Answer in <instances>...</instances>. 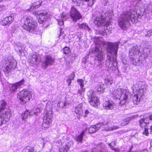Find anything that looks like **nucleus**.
I'll use <instances>...</instances> for the list:
<instances>
[{
	"label": "nucleus",
	"instance_id": "nucleus-38",
	"mask_svg": "<svg viewBox=\"0 0 152 152\" xmlns=\"http://www.w3.org/2000/svg\"><path fill=\"white\" fill-rule=\"evenodd\" d=\"M77 82L80 85L81 88H83L84 86V80L82 79H79L77 80Z\"/></svg>",
	"mask_w": 152,
	"mask_h": 152
},
{
	"label": "nucleus",
	"instance_id": "nucleus-23",
	"mask_svg": "<svg viewBox=\"0 0 152 152\" xmlns=\"http://www.w3.org/2000/svg\"><path fill=\"white\" fill-rule=\"evenodd\" d=\"M138 116L137 115H136L133 116H132L131 117H129L125 119H124L123 122L121 123V125L122 126H124L125 125L128 124L129 122L130 121L134 118H136Z\"/></svg>",
	"mask_w": 152,
	"mask_h": 152
},
{
	"label": "nucleus",
	"instance_id": "nucleus-12",
	"mask_svg": "<svg viewBox=\"0 0 152 152\" xmlns=\"http://www.w3.org/2000/svg\"><path fill=\"white\" fill-rule=\"evenodd\" d=\"M70 15L73 22H76L82 18L80 12L73 6L71 8Z\"/></svg>",
	"mask_w": 152,
	"mask_h": 152
},
{
	"label": "nucleus",
	"instance_id": "nucleus-11",
	"mask_svg": "<svg viewBox=\"0 0 152 152\" xmlns=\"http://www.w3.org/2000/svg\"><path fill=\"white\" fill-rule=\"evenodd\" d=\"M17 63L14 60L6 61L2 67L3 71L5 73L8 74L11 71L14 69Z\"/></svg>",
	"mask_w": 152,
	"mask_h": 152
},
{
	"label": "nucleus",
	"instance_id": "nucleus-37",
	"mask_svg": "<svg viewBox=\"0 0 152 152\" xmlns=\"http://www.w3.org/2000/svg\"><path fill=\"white\" fill-rule=\"evenodd\" d=\"M83 135L80 134L75 138L76 140L78 142H81L83 140Z\"/></svg>",
	"mask_w": 152,
	"mask_h": 152
},
{
	"label": "nucleus",
	"instance_id": "nucleus-45",
	"mask_svg": "<svg viewBox=\"0 0 152 152\" xmlns=\"http://www.w3.org/2000/svg\"><path fill=\"white\" fill-rule=\"evenodd\" d=\"M42 107H37L36 109V110H35V112H36V114H37V113H39L41 112V110H42Z\"/></svg>",
	"mask_w": 152,
	"mask_h": 152
},
{
	"label": "nucleus",
	"instance_id": "nucleus-48",
	"mask_svg": "<svg viewBox=\"0 0 152 152\" xmlns=\"http://www.w3.org/2000/svg\"><path fill=\"white\" fill-rule=\"evenodd\" d=\"M67 82L68 83V85H70L71 83V80L67 79L66 80Z\"/></svg>",
	"mask_w": 152,
	"mask_h": 152
},
{
	"label": "nucleus",
	"instance_id": "nucleus-60",
	"mask_svg": "<svg viewBox=\"0 0 152 152\" xmlns=\"http://www.w3.org/2000/svg\"><path fill=\"white\" fill-rule=\"evenodd\" d=\"M82 152H87V151H82Z\"/></svg>",
	"mask_w": 152,
	"mask_h": 152
},
{
	"label": "nucleus",
	"instance_id": "nucleus-8",
	"mask_svg": "<svg viewBox=\"0 0 152 152\" xmlns=\"http://www.w3.org/2000/svg\"><path fill=\"white\" fill-rule=\"evenodd\" d=\"M37 26V22L31 17L29 16L26 18L23 27L26 31H32L35 30Z\"/></svg>",
	"mask_w": 152,
	"mask_h": 152
},
{
	"label": "nucleus",
	"instance_id": "nucleus-50",
	"mask_svg": "<svg viewBox=\"0 0 152 152\" xmlns=\"http://www.w3.org/2000/svg\"><path fill=\"white\" fill-rule=\"evenodd\" d=\"M19 51L20 52V53H19L20 55H22V53L23 52V50H21V49H19Z\"/></svg>",
	"mask_w": 152,
	"mask_h": 152
},
{
	"label": "nucleus",
	"instance_id": "nucleus-49",
	"mask_svg": "<svg viewBox=\"0 0 152 152\" xmlns=\"http://www.w3.org/2000/svg\"><path fill=\"white\" fill-rule=\"evenodd\" d=\"M87 129L84 130L80 134L82 135H83L85 133L87 132Z\"/></svg>",
	"mask_w": 152,
	"mask_h": 152
},
{
	"label": "nucleus",
	"instance_id": "nucleus-13",
	"mask_svg": "<svg viewBox=\"0 0 152 152\" xmlns=\"http://www.w3.org/2000/svg\"><path fill=\"white\" fill-rule=\"evenodd\" d=\"M34 15L37 17H39L38 22L41 24H42L45 23L49 18V15L46 12L39 13L38 12H35Z\"/></svg>",
	"mask_w": 152,
	"mask_h": 152
},
{
	"label": "nucleus",
	"instance_id": "nucleus-7",
	"mask_svg": "<svg viewBox=\"0 0 152 152\" xmlns=\"http://www.w3.org/2000/svg\"><path fill=\"white\" fill-rule=\"evenodd\" d=\"M45 113V115L44 118L42 127L48 128L49 127L50 124L52 122L51 118L53 114L52 108L50 105H47Z\"/></svg>",
	"mask_w": 152,
	"mask_h": 152
},
{
	"label": "nucleus",
	"instance_id": "nucleus-33",
	"mask_svg": "<svg viewBox=\"0 0 152 152\" xmlns=\"http://www.w3.org/2000/svg\"><path fill=\"white\" fill-rule=\"evenodd\" d=\"M151 46H148V47H145L143 49L144 53L147 56L151 52Z\"/></svg>",
	"mask_w": 152,
	"mask_h": 152
},
{
	"label": "nucleus",
	"instance_id": "nucleus-52",
	"mask_svg": "<svg viewBox=\"0 0 152 152\" xmlns=\"http://www.w3.org/2000/svg\"><path fill=\"white\" fill-rule=\"evenodd\" d=\"M115 152H119V150L117 148H115V150H114Z\"/></svg>",
	"mask_w": 152,
	"mask_h": 152
},
{
	"label": "nucleus",
	"instance_id": "nucleus-3",
	"mask_svg": "<svg viewBox=\"0 0 152 152\" xmlns=\"http://www.w3.org/2000/svg\"><path fill=\"white\" fill-rule=\"evenodd\" d=\"M113 98L120 100V103L124 105L127 102L128 99L130 97V94L128 90L126 89L119 88L113 92Z\"/></svg>",
	"mask_w": 152,
	"mask_h": 152
},
{
	"label": "nucleus",
	"instance_id": "nucleus-46",
	"mask_svg": "<svg viewBox=\"0 0 152 152\" xmlns=\"http://www.w3.org/2000/svg\"><path fill=\"white\" fill-rule=\"evenodd\" d=\"M75 77V75L74 74H72L69 77L68 79L72 80L74 79Z\"/></svg>",
	"mask_w": 152,
	"mask_h": 152
},
{
	"label": "nucleus",
	"instance_id": "nucleus-22",
	"mask_svg": "<svg viewBox=\"0 0 152 152\" xmlns=\"http://www.w3.org/2000/svg\"><path fill=\"white\" fill-rule=\"evenodd\" d=\"M139 125L141 128H144L149 124V121L145 118H141L139 121Z\"/></svg>",
	"mask_w": 152,
	"mask_h": 152
},
{
	"label": "nucleus",
	"instance_id": "nucleus-36",
	"mask_svg": "<svg viewBox=\"0 0 152 152\" xmlns=\"http://www.w3.org/2000/svg\"><path fill=\"white\" fill-rule=\"evenodd\" d=\"M119 127L116 126H113L112 127L108 126L106 127L105 128V131H112L114 130H115L119 129Z\"/></svg>",
	"mask_w": 152,
	"mask_h": 152
},
{
	"label": "nucleus",
	"instance_id": "nucleus-44",
	"mask_svg": "<svg viewBox=\"0 0 152 152\" xmlns=\"http://www.w3.org/2000/svg\"><path fill=\"white\" fill-rule=\"evenodd\" d=\"M152 35V29H150L147 32V34L145 35V36H150Z\"/></svg>",
	"mask_w": 152,
	"mask_h": 152
},
{
	"label": "nucleus",
	"instance_id": "nucleus-55",
	"mask_svg": "<svg viewBox=\"0 0 152 152\" xmlns=\"http://www.w3.org/2000/svg\"><path fill=\"white\" fill-rule=\"evenodd\" d=\"M144 152H147L148 150L146 149L144 150L143 151Z\"/></svg>",
	"mask_w": 152,
	"mask_h": 152
},
{
	"label": "nucleus",
	"instance_id": "nucleus-27",
	"mask_svg": "<svg viewBox=\"0 0 152 152\" xmlns=\"http://www.w3.org/2000/svg\"><path fill=\"white\" fill-rule=\"evenodd\" d=\"M82 104H80L78 105L75 108V112L77 114L81 115L82 113Z\"/></svg>",
	"mask_w": 152,
	"mask_h": 152
},
{
	"label": "nucleus",
	"instance_id": "nucleus-29",
	"mask_svg": "<svg viewBox=\"0 0 152 152\" xmlns=\"http://www.w3.org/2000/svg\"><path fill=\"white\" fill-rule=\"evenodd\" d=\"M108 26H105L104 30L102 32V34L103 36H107L109 35L111 33V30H108L107 27Z\"/></svg>",
	"mask_w": 152,
	"mask_h": 152
},
{
	"label": "nucleus",
	"instance_id": "nucleus-39",
	"mask_svg": "<svg viewBox=\"0 0 152 152\" xmlns=\"http://www.w3.org/2000/svg\"><path fill=\"white\" fill-rule=\"evenodd\" d=\"M104 125V124L101 122L99 123L96 125H94L97 131L103 125Z\"/></svg>",
	"mask_w": 152,
	"mask_h": 152
},
{
	"label": "nucleus",
	"instance_id": "nucleus-42",
	"mask_svg": "<svg viewBox=\"0 0 152 152\" xmlns=\"http://www.w3.org/2000/svg\"><path fill=\"white\" fill-rule=\"evenodd\" d=\"M151 5V4H147L146 6H144V8L145 10H149L150 9Z\"/></svg>",
	"mask_w": 152,
	"mask_h": 152
},
{
	"label": "nucleus",
	"instance_id": "nucleus-59",
	"mask_svg": "<svg viewBox=\"0 0 152 152\" xmlns=\"http://www.w3.org/2000/svg\"><path fill=\"white\" fill-rule=\"evenodd\" d=\"M72 1L73 2H75V1H76V0H72Z\"/></svg>",
	"mask_w": 152,
	"mask_h": 152
},
{
	"label": "nucleus",
	"instance_id": "nucleus-2",
	"mask_svg": "<svg viewBox=\"0 0 152 152\" xmlns=\"http://www.w3.org/2000/svg\"><path fill=\"white\" fill-rule=\"evenodd\" d=\"M138 16L137 12L133 10L123 13L119 20V26L123 29H125L129 26L130 21L134 23L137 22Z\"/></svg>",
	"mask_w": 152,
	"mask_h": 152
},
{
	"label": "nucleus",
	"instance_id": "nucleus-26",
	"mask_svg": "<svg viewBox=\"0 0 152 152\" xmlns=\"http://www.w3.org/2000/svg\"><path fill=\"white\" fill-rule=\"evenodd\" d=\"M66 102H59L57 105V108L56 109V110L58 111L62 109L66 105Z\"/></svg>",
	"mask_w": 152,
	"mask_h": 152
},
{
	"label": "nucleus",
	"instance_id": "nucleus-5",
	"mask_svg": "<svg viewBox=\"0 0 152 152\" xmlns=\"http://www.w3.org/2000/svg\"><path fill=\"white\" fill-rule=\"evenodd\" d=\"M134 89L136 91L137 94L134 95L132 97L133 102L134 104H138L140 101V98L146 91L144 83L141 82H137L134 85Z\"/></svg>",
	"mask_w": 152,
	"mask_h": 152
},
{
	"label": "nucleus",
	"instance_id": "nucleus-21",
	"mask_svg": "<svg viewBox=\"0 0 152 152\" xmlns=\"http://www.w3.org/2000/svg\"><path fill=\"white\" fill-rule=\"evenodd\" d=\"M24 83V80L22 79L18 82L17 83L12 85L11 87V91L14 92L20 86L23 85Z\"/></svg>",
	"mask_w": 152,
	"mask_h": 152
},
{
	"label": "nucleus",
	"instance_id": "nucleus-40",
	"mask_svg": "<svg viewBox=\"0 0 152 152\" xmlns=\"http://www.w3.org/2000/svg\"><path fill=\"white\" fill-rule=\"evenodd\" d=\"M69 48L67 47H65L63 49V52L64 53L67 54L69 52Z\"/></svg>",
	"mask_w": 152,
	"mask_h": 152
},
{
	"label": "nucleus",
	"instance_id": "nucleus-47",
	"mask_svg": "<svg viewBox=\"0 0 152 152\" xmlns=\"http://www.w3.org/2000/svg\"><path fill=\"white\" fill-rule=\"evenodd\" d=\"M81 89H80L78 90V93H79L80 95H81L82 94V93L83 91L84 92V91L83 90V88H81Z\"/></svg>",
	"mask_w": 152,
	"mask_h": 152
},
{
	"label": "nucleus",
	"instance_id": "nucleus-28",
	"mask_svg": "<svg viewBox=\"0 0 152 152\" xmlns=\"http://www.w3.org/2000/svg\"><path fill=\"white\" fill-rule=\"evenodd\" d=\"M79 27L80 28L84 29L88 31H90L91 30L90 28L88 25L85 23H83L79 24Z\"/></svg>",
	"mask_w": 152,
	"mask_h": 152
},
{
	"label": "nucleus",
	"instance_id": "nucleus-54",
	"mask_svg": "<svg viewBox=\"0 0 152 152\" xmlns=\"http://www.w3.org/2000/svg\"><path fill=\"white\" fill-rule=\"evenodd\" d=\"M149 119L151 120H152V115H151L149 117Z\"/></svg>",
	"mask_w": 152,
	"mask_h": 152
},
{
	"label": "nucleus",
	"instance_id": "nucleus-19",
	"mask_svg": "<svg viewBox=\"0 0 152 152\" xmlns=\"http://www.w3.org/2000/svg\"><path fill=\"white\" fill-rule=\"evenodd\" d=\"M42 3V1H38L34 2L31 5L30 8L28 9L26 11H31L35 10L36 9L40 6Z\"/></svg>",
	"mask_w": 152,
	"mask_h": 152
},
{
	"label": "nucleus",
	"instance_id": "nucleus-24",
	"mask_svg": "<svg viewBox=\"0 0 152 152\" xmlns=\"http://www.w3.org/2000/svg\"><path fill=\"white\" fill-rule=\"evenodd\" d=\"M69 150V143H67L65 145L63 146L62 148H60L59 149V152H66Z\"/></svg>",
	"mask_w": 152,
	"mask_h": 152
},
{
	"label": "nucleus",
	"instance_id": "nucleus-57",
	"mask_svg": "<svg viewBox=\"0 0 152 152\" xmlns=\"http://www.w3.org/2000/svg\"><path fill=\"white\" fill-rule=\"evenodd\" d=\"M150 129L151 131H152V126H151Z\"/></svg>",
	"mask_w": 152,
	"mask_h": 152
},
{
	"label": "nucleus",
	"instance_id": "nucleus-51",
	"mask_svg": "<svg viewBox=\"0 0 152 152\" xmlns=\"http://www.w3.org/2000/svg\"><path fill=\"white\" fill-rule=\"evenodd\" d=\"M89 113V112L88 111V110H86L85 111V116H87V115Z\"/></svg>",
	"mask_w": 152,
	"mask_h": 152
},
{
	"label": "nucleus",
	"instance_id": "nucleus-9",
	"mask_svg": "<svg viewBox=\"0 0 152 152\" xmlns=\"http://www.w3.org/2000/svg\"><path fill=\"white\" fill-rule=\"evenodd\" d=\"M87 95L88 102L91 106L96 107L99 104V98L96 96L95 93L93 90H90L87 93Z\"/></svg>",
	"mask_w": 152,
	"mask_h": 152
},
{
	"label": "nucleus",
	"instance_id": "nucleus-58",
	"mask_svg": "<svg viewBox=\"0 0 152 152\" xmlns=\"http://www.w3.org/2000/svg\"><path fill=\"white\" fill-rule=\"evenodd\" d=\"M108 145L110 147L112 145H111V143H109Z\"/></svg>",
	"mask_w": 152,
	"mask_h": 152
},
{
	"label": "nucleus",
	"instance_id": "nucleus-31",
	"mask_svg": "<svg viewBox=\"0 0 152 152\" xmlns=\"http://www.w3.org/2000/svg\"><path fill=\"white\" fill-rule=\"evenodd\" d=\"M93 64L90 62H86L85 65V68L87 70L92 69L93 68Z\"/></svg>",
	"mask_w": 152,
	"mask_h": 152
},
{
	"label": "nucleus",
	"instance_id": "nucleus-20",
	"mask_svg": "<svg viewBox=\"0 0 152 152\" xmlns=\"http://www.w3.org/2000/svg\"><path fill=\"white\" fill-rule=\"evenodd\" d=\"M103 106L106 109H112L114 106L113 102L111 100L108 101H104Z\"/></svg>",
	"mask_w": 152,
	"mask_h": 152
},
{
	"label": "nucleus",
	"instance_id": "nucleus-30",
	"mask_svg": "<svg viewBox=\"0 0 152 152\" xmlns=\"http://www.w3.org/2000/svg\"><path fill=\"white\" fill-rule=\"evenodd\" d=\"M23 152H35L34 148L30 146L26 147L23 150Z\"/></svg>",
	"mask_w": 152,
	"mask_h": 152
},
{
	"label": "nucleus",
	"instance_id": "nucleus-35",
	"mask_svg": "<svg viewBox=\"0 0 152 152\" xmlns=\"http://www.w3.org/2000/svg\"><path fill=\"white\" fill-rule=\"evenodd\" d=\"M97 130L94 125L90 127L88 129V132L90 133H93L96 132Z\"/></svg>",
	"mask_w": 152,
	"mask_h": 152
},
{
	"label": "nucleus",
	"instance_id": "nucleus-53",
	"mask_svg": "<svg viewBox=\"0 0 152 152\" xmlns=\"http://www.w3.org/2000/svg\"><path fill=\"white\" fill-rule=\"evenodd\" d=\"M110 148H111L113 150H115V148H114L113 147V146L111 145V146L110 147Z\"/></svg>",
	"mask_w": 152,
	"mask_h": 152
},
{
	"label": "nucleus",
	"instance_id": "nucleus-32",
	"mask_svg": "<svg viewBox=\"0 0 152 152\" xmlns=\"http://www.w3.org/2000/svg\"><path fill=\"white\" fill-rule=\"evenodd\" d=\"M65 17L66 15L63 14H61V17L62 19H59L58 20V24L59 25L61 26L64 25V20H65L64 18Z\"/></svg>",
	"mask_w": 152,
	"mask_h": 152
},
{
	"label": "nucleus",
	"instance_id": "nucleus-17",
	"mask_svg": "<svg viewBox=\"0 0 152 152\" xmlns=\"http://www.w3.org/2000/svg\"><path fill=\"white\" fill-rule=\"evenodd\" d=\"M14 19L13 16H10L7 17L2 20V24L3 26L8 25L13 22Z\"/></svg>",
	"mask_w": 152,
	"mask_h": 152
},
{
	"label": "nucleus",
	"instance_id": "nucleus-34",
	"mask_svg": "<svg viewBox=\"0 0 152 152\" xmlns=\"http://www.w3.org/2000/svg\"><path fill=\"white\" fill-rule=\"evenodd\" d=\"M28 113V110H26L24 113H22L21 115L22 119L24 120L26 119L28 116H29Z\"/></svg>",
	"mask_w": 152,
	"mask_h": 152
},
{
	"label": "nucleus",
	"instance_id": "nucleus-56",
	"mask_svg": "<svg viewBox=\"0 0 152 152\" xmlns=\"http://www.w3.org/2000/svg\"><path fill=\"white\" fill-rule=\"evenodd\" d=\"M79 1H80V3H81V1H82L83 2V1L84 2V0H79Z\"/></svg>",
	"mask_w": 152,
	"mask_h": 152
},
{
	"label": "nucleus",
	"instance_id": "nucleus-62",
	"mask_svg": "<svg viewBox=\"0 0 152 152\" xmlns=\"http://www.w3.org/2000/svg\"><path fill=\"white\" fill-rule=\"evenodd\" d=\"M107 81V80H105V82H106V81Z\"/></svg>",
	"mask_w": 152,
	"mask_h": 152
},
{
	"label": "nucleus",
	"instance_id": "nucleus-1",
	"mask_svg": "<svg viewBox=\"0 0 152 152\" xmlns=\"http://www.w3.org/2000/svg\"><path fill=\"white\" fill-rule=\"evenodd\" d=\"M101 39L99 38H95L94 42L96 46L91 49V52L95 55L96 59L99 61L98 66H99L101 61L104 58L102 48L104 45H107V47H106L107 54L105 63L106 68L107 70L113 69V67H115L117 65L116 56L119 43L103 42Z\"/></svg>",
	"mask_w": 152,
	"mask_h": 152
},
{
	"label": "nucleus",
	"instance_id": "nucleus-18",
	"mask_svg": "<svg viewBox=\"0 0 152 152\" xmlns=\"http://www.w3.org/2000/svg\"><path fill=\"white\" fill-rule=\"evenodd\" d=\"M39 61V56L38 54L34 53L29 58L28 61L32 64H36Z\"/></svg>",
	"mask_w": 152,
	"mask_h": 152
},
{
	"label": "nucleus",
	"instance_id": "nucleus-25",
	"mask_svg": "<svg viewBox=\"0 0 152 152\" xmlns=\"http://www.w3.org/2000/svg\"><path fill=\"white\" fill-rule=\"evenodd\" d=\"M104 85L102 83H99L96 86L95 88L97 91H102L104 89Z\"/></svg>",
	"mask_w": 152,
	"mask_h": 152
},
{
	"label": "nucleus",
	"instance_id": "nucleus-4",
	"mask_svg": "<svg viewBox=\"0 0 152 152\" xmlns=\"http://www.w3.org/2000/svg\"><path fill=\"white\" fill-rule=\"evenodd\" d=\"M6 102L1 101L0 108V126L5 124L11 116L10 110L8 107H6Z\"/></svg>",
	"mask_w": 152,
	"mask_h": 152
},
{
	"label": "nucleus",
	"instance_id": "nucleus-14",
	"mask_svg": "<svg viewBox=\"0 0 152 152\" xmlns=\"http://www.w3.org/2000/svg\"><path fill=\"white\" fill-rule=\"evenodd\" d=\"M54 62V58L50 55H47L45 56V61L42 62V66L44 68H47L49 65H52Z\"/></svg>",
	"mask_w": 152,
	"mask_h": 152
},
{
	"label": "nucleus",
	"instance_id": "nucleus-61",
	"mask_svg": "<svg viewBox=\"0 0 152 152\" xmlns=\"http://www.w3.org/2000/svg\"><path fill=\"white\" fill-rule=\"evenodd\" d=\"M62 30V28H60V31H61Z\"/></svg>",
	"mask_w": 152,
	"mask_h": 152
},
{
	"label": "nucleus",
	"instance_id": "nucleus-16",
	"mask_svg": "<svg viewBox=\"0 0 152 152\" xmlns=\"http://www.w3.org/2000/svg\"><path fill=\"white\" fill-rule=\"evenodd\" d=\"M104 147V145L103 143H100L94 147L91 152H107Z\"/></svg>",
	"mask_w": 152,
	"mask_h": 152
},
{
	"label": "nucleus",
	"instance_id": "nucleus-15",
	"mask_svg": "<svg viewBox=\"0 0 152 152\" xmlns=\"http://www.w3.org/2000/svg\"><path fill=\"white\" fill-rule=\"evenodd\" d=\"M94 23L98 27H100L102 25L109 26V23L108 22H106L104 18L101 15L100 17H97L94 20Z\"/></svg>",
	"mask_w": 152,
	"mask_h": 152
},
{
	"label": "nucleus",
	"instance_id": "nucleus-6",
	"mask_svg": "<svg viewBox=\"0 0 152 152\" xmlns=\"http://www.w3.org/2000/svg\"><path fill=\"white\" fill-rule=\"evenodd\" d=\"M141 53L140 52L138 47L136 45L133 47L130 50L129 57L131 62L135 65H138L141 62Z\"/></svg>",
	"mask_w": 152,
	"mask_h": 152
},
{
	"label": "nucleus",
	"instance_id": "nucleus-43",
	"mask_svg": "<svg viewBox=\"0 0 152 152\" xmlns=\"http://www.w3.org/2000/svg\"><path fill=\"white\" fill-rule=\"evenodd\" d=\"M28 113L29 116H31L34 114L36 115V112H35V110H31L30 111H29L28 110Z\"/></svg>",
	"mask_w": 152,
	"mask_h": 152
},
{
	"label": "nucleus",
	"instance_id": "nucleus-10",
	"mask_svg": "<svg viewBox=\"0 0 152 152\" xmlns=\"http://www.w3.org/2000/svg\"><path fill=\"white\" fill-rule=\"evenodd\" d=\"M31 93L26 90H23L17 94V98L22 104H26L31 98Z\"/></svg>",
	"mask_w": 152,
	"mask_h": 152
},
{
	"label": "nucleus",
	"instance_id": "nucleus-41",
	"mask_svg": "<svg viewBox=\"0 0 152 152\" xmlns=\"http://www.w3.org/2000/svg\"><path fill=\"white\" fill-rule=\"evenodd\" d=\"M142 133L143 135H145L147 136H148L149 134L148 129L145 128L144 130L143 131Z\"/></svg>",
	"mask_w": 152,
	"mask_h": 152
}]
</instances>
